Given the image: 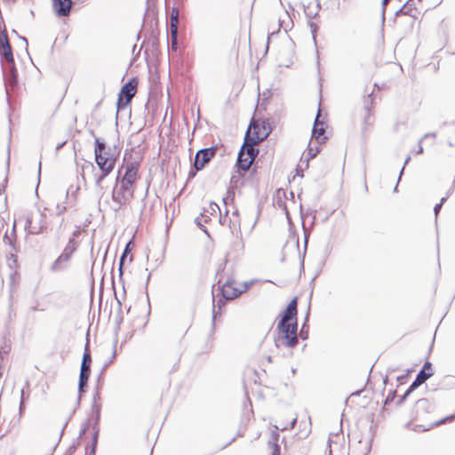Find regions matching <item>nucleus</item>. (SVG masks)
<instances>
[{
  "instance_id": "obj_61",
  "label": "nucleus",
  "mask_w": 455,
  "mask_h": 455,
  "mask_svg": "<svg viewBox=\"0 0 455 455\" xmlns=\"http://www.w3.org/2000/svg\"><path fill=\"white\" fill-rule=\"evenodd\" d=\"M406 397L404 396V395H403L396 402V405L397 406H400L404 401H405Z\"/></svg>"
},
{
  "instance_id": "obj_22",
  "label": "nucleus",
  "mask_w": 455,
  "mask_h": 455,
  "mask_svg": "<svg viewBox=\"0 0 455 455\" xmlns=\"http://www.w3.org/2000/svg\"><path fill=\"white\" fill-rule=\"evenodd\" d=\"M453 420H455V414H451L439 420L430 423L427 427H424L422 425H415L412 429L416 432H426L440 425L452 422Z\"/></svg>"
},
{
  "instance_id": "obj_60",
  "label": "nucleus",
  "mask_w": 455,
  "mask_h": 455,
  "mask_svg": "<svg viewBox=\"0 0 455 455\" xmlns=\"http://www.w3.org/2000/svg\"><path fill=\"white\" fill-rule=\"evenodd\" d=\"M251 282L243 283V289L242 290L243 293L249 290V288L251 286Z\"/></svg>"
},
{
  "instance_id": "obj_42",
  "label": "nucleus",
  "mask_w": 455,
  "mask_h": 455,
  "mask_svg": "<svg viewBox=\"0 0 455 455\" xmlns=\"http://www.w3.org/2000/svg\"><path fill=\"white\" fill-rule=\"evenodd\" d=\"M65 247L71 248L72 250L76 251V250L79 247V243L76 240L69 238Z\"/></svg>"
},
{
  "instance_id": "obj_46",
  "label": "nucleus",
  "mask_w": 455,
  "mask_h": 455,
  "mask_svg": "<svg viewBox=\"0 0 455 455\" xmlns=\"http://www.w3.org/2000/svg\"><path fill=\"white\" fill-rule=\"evenodd\" d=\"M23 395H24V389L21 390V394H20V406H19L20 417L22 415L23 411H25V403L23 402Z\"/></svg>"
},
{
  "instance_id": "obj_63",
  "label": "nucleus",
  "mask_w": 455,
  "mask_h": 455,
  "mask_svg": "<svg viewBox=\"0 0 455 455\" xmlns=\"http://www.w3.org/2000/svg\"><path fill=\"white\" fill-rule=\"evenodd\" d=\"M296 174L297 176L303 177V170L299 166L296 168Z\"/></svg>"
},
{
  "instance_id": "obj_56",
  "label": "nucleus",
  "mask_w": 455,
  "mask_h": 455,
  "mask_svg": "<svg viewBox=\"0 0 455 455\" xmlns=\"http://www.w3.org/2000/svg\"><path fill=\"white\" fill-rule=\"evenodd\" d=\"M454 190H455V176H454V179H453V181H452V184H451V188H449V190L446 193V196L445 197L448 198L450 196H451L452 193L454 192Z\"/></svg>"
},
{
  "instance_id": "obj_6",
  "label": "nucleus",
  "mask_w": 455,
  "mask_h": 455,
  "mask_svg": "<svg viewBox=\"0 0 455 455\" xmlns=\"http://www.w3.org/2000/svg\"><path fill=\"white\" fill-rule=\"evenodd\" d=\"M120 174V170L118 171ZM133 197V189L132 186L119 182V175H117L116 185L112 191V200L118 204L115 209L117 212L123 205L127 204Z\"/></svg>"
},
{
  "instance_id": "obj_49",
  "label": "nucleus",
  "mask_w": 455,
  "mask_h": 455,
  "mask_svg": "<svg viewBox=\"0 0 455 455\" xmlns=\"http://www.w3.org/2000/svg\"><path fill=\"white\" fill-rule=\"evenodd\" d=\"M33 228L32 227V218L30 216H28L26 218V223H25V229L28 230V232Z\"/></svg>"
},
{
  "instance_id": "obj_1",
  "label": "nucleus",
  "mask_w": 455,
  "mask_h": 455,
  "mask_svg": "<svg viewBox=\"0 0 455 455\" xmlns=\"http://www.w3.org/2000/svg\"><path fill=\"white\" fill-rule=\"evenodd\" d=\"M274 341L276 347L283 346L294 348L298 345V323H283V321H278Z\"/></svg>"
},
{
  "instance_id": "obj_48",
  "label": "nucleus",
  "mask_w": 455,
  "mask_h": 455,
  "mask_svg": "<svg viewBox=\"0 0 455 455\" xmlns=\"http://www.w3.org/2000/svg\"><path fill=\"white\" fill-rule=\"evenodd\" d=\"M272 448L271 455H280L281 454V447L279 444L269 445Z\"/></svg>"
},
{
  "instance_id": "obj_47",
  "label": "nucleus",
  "mask_w": 455,
  "mask_h": 455,
  "mask_svg": "<svg viewBox=\"0 0 455 455\" xmlns=\"http://www.w3.org/2000/svg\"><path fill=\"white\" fill-rule=\"evenodd\" d=\"M90 427V419H88L82 426L79 432V438L82 437Z\"/></svg>"
},
{
  "instance_id": "obj_9",
  "label": "nucleus",
  "mask_w": 455,
  "mask_h": 455,
  "mask_svg": "<svg viewBox=\"0 0 455 455\" xmlns=\"http://www.w3.org/2000/svg\"><path fill=\"white\" fill-rule=\"evenodd\" d=\"M4 81L8 94L9 88L14 89L18 86V71L14 60L12 62L3 63Z\"/></svg>"
},
{
  "instance_id": "obj_40",
  "label": "nucleus",
  "mask_w": 455,
  "mask_h": 455,
  "mask_svg": "<svg viewBox=\"0 0 455 455\" xmlns=\"http://www.w3.org/2000/svg\"><path fill=\"white\" fill-rule=\"evenodd\" d=\"M395 396H396V391L390 390L388 395H387V397L384 400V405L386 406L387 404H390L395 400Z\"/></svg>"
},
{
  "instance_id": "obj_28",
  "label": "nucleus",
  "mask_w": 455,
  "mask_h": 455,
  "mask_svg": "<svg viewBox=\"0 0 455 455\" xmlns=\"http://www.w3.org/2000/svg\"><path fill=\"white\" fill-rule=\"evenodd\" d=\"M167 28H178L179 26V9L172 7L169 20L167 21Z\"/></svg>"
},
{
  "instance_id": "obj_55",
  "label": "nucleus",
  "mask_w": 455,
  "mask_h": 455,
  "mask_svg": "<svg viewBox=\"0 0 455 455\" xmlns=\"http://www.w3.org/2000/svg\"><path fill=\"white\" fill-rule=\"evenodd\" d=\"M436 137V132H428V133H426L420 140H419V144H422V141L425 140V139H427V138H435Z\"/></svg>"
},
{
  "instance_id": "obj_3",
  "label": "nucleus",
  "mask_w": 455,
  "mask_h": 455,
  "mask_svg": "<svg viewBox=\"0 0 455 455\" xmlns=\"http://www.w3.org/2000/svg\"><path fill=\"white\" fill-rule=\"evenodd\" d=\"M90 333L89 330L86 333V342L84 348V354L82 357L80 373L78 379V398L76 404L80 405L81 396L87 391L88 380L91 375V365H92V355L90 349Z\"/></svg>"
},
{
  "instance_id": "obj_17",
  "label": "nucleus",
  "mask_w": 455,
  "mask_h": 455,
  "mask_svg": "<svg viewBox=\"0 0 455 455\" xmlns=\"http://www.w3.org/2000/svg\"><path fill=\"white\" fill-rule=\"evenodd\" d=\"M253 161L247 156L244 157V151L243 149L239 150L235 168L240 177H243L244 173L250 170Z\"/></svg>"
},
{
  "instance_id": "obj_18",
  "label": "nucleus",
  "mask_w": 455,
  "mask_h": 455,
  "mask_svg": "<svg viewBox=\"0 0 455 455\" xmlns=\"http://www.w3.org/2000/svg\"><path fill=\"white\" fill-rule=\"evenodd\" d=\"M434 410L435 403L427 398H420L416 402L415 411L418 418L425 414L431 413Z\"/></svg>"
},
{
  "instance_id": "obj_24",
  "label": "nucleus",
  "mask_w": 455,
  "mask_h": 455,
  "mask_svg": "<svg viewBox=\"0 0 455 455\" xmlns=\"http://www.w3.org/2000/svg\"><path fill=\"white\" fill-rule=\"evenodd\" d=\"M3 240L4 243L8 244L12 249V251H14L15 252L19 251V247L16 244V222H14L12 225L11 235H9L8 232L6 231L5 234L4 235Z\"/></svg>"
},
{
  "instance_id": "obj_34",
  "label": "nucleus",
  "mask_w": 455,
  "mask_h": 455,
  "mask_svg": "<svg viewBox=\"0 0 455 455\" xmlns=\"http://www.w3.org/2000/svg\"><path fill=\"white\" fill-rule=\"evenodd\" d=\"M441 385H442V387H447V388L455 387V376L448 375V376L443 377V379H442Z\"/></svg>"
},
{
  "instance_id": "obj_25",
  "label": "nucleus",
  "mask_w": 455,
  "mask_h": 455,
  "mask_svg": "<svg viewBox=\"0 0 455 455\" xmlns=\"http://www.w3.org/2000/svg\"><path fill=\"white\" fill-rule=\"evenodd\" d=\"M434 373L435 372L433 370L432 363L427 360L424 363L422 368L417 373L416 377L426 382L429 378H431L434 375Z\"/></svg>"
},
{
  "instance_id": "obj_50",
  "label": "nucleus",
  "mask_w": 455,
  "mask_h": 455,
  "mask_svg": "<svg viewBox=\"0 0 455 455\" xmlns=\"http://www.w3.org/2000/svg\"><path fill=\"white\" fill-rule=\"evenodd\" d=\"M76 230H75L72 233L71 236L69 237V238L74 239V240H76V238H78L81 235V233H82V231L80 230V227L79 226H76Z\"/></svg>"
},
{
  "instance_id": "obj_8",
  "label": "nucleus",
  "mask_w": 455,
  "mask_h": 455,
  "mask_svg": "<svg viewBox=\"0 0 455 455\" xmlns=\"http://www.w3.org/2000/svg\"><path fill=\"white\" fill-rule=\"evenodd\" d=\"M218 148V145L204 148L196 153L193 162V166L196 167V171H202L206 164L210 163L216 156Z\"/></svg>"
},
{
  "instance_id": "obj_54",
  "label": "nucleus",
  "mask_w": 455,
  "mask_h": 455,
  "mask_svg": "<svg viewBox=\"0 0 455 455\" xmlns=\"http://www.w3.org/2000/svg\"><path fill=\"white\" fill-rule=\"evenodd\" d=\"M199 171H196V167H194L192 165L191 169L189 170L188 172V179L190 180V179H193L196 177V173L198 172Z\"/></svg>"
},
{
  "instance_id": "obj_37",
  "label": "nucleus",
  "mask_w": 455,
  "mask_h": 455,
  "mask_svg": "<svg viewBox=\"0 0 455 455\" xmlns=\"http://www.w3.org/2000/svg\"><path fill=\"white\" fill-rule=\"evenodd\" d=\"M147 32L148 33V40L152 41L153 46L156 45L158 43V36H159L160 30L152 29V30H147Z\"/></svg>"
},
{
  "instance_id": "obj_11",
  "label": "nucleus",
  "mask_w": 455,
  "mask_h": 455,
  "mask_svg": "<svg viewBox=\"0 0 455 455\" xmlns=\"http://www.w3.org/2000/svg\"><path fill=\"white\" fill-rule=\"evenodd\" d=\"M76 251L65 247L60 255L52 262L50 269L52 272H61L68 268V262L71 259Z\"/></svg>"
},
{
  "instance_id": "obj_39",
  "label": "nucleus",
  "mask_w": 455,
  "mask_h": 455,
  "mask_svg": "<svg viewBox=\"0 0 455 455\" xmlns=\"http://www.w3.org/2000/svg\"><path fill=\"white\" fill-rule=\"evenodd\" d=\"M7 259H8L9 266L11 268L17 267L18 257L15 253L11 252L7 256Z\"/></svg>"
},
{
  "instance_id": "obj_52",
  "label": "nucleus",
  "mask_w": 455,
  "mask_h": 455,
  "mask_svg": "<svg viewBox=\"0 0 455 455\" xmlns=\"http://www.w3.org/2000/svg\"><path fill=\"white\" fill-rule=\"evenodd\" d=\"M411 156H408L405 158V160H404V164H403V166L402 167V169H401V171H400V173H399L398 181H400V180H401V177H402V175H403V171H404L405 165L409 164V162L411 161Z\"/></svg>"
},
{
  "instance_id": "obj_16",
  "label": "nucleus",
  "mask_w": 455,
  "mask_h": 455,
  "mask_svg": "<svg viewBox=\"0 0 455 455\" xmlns=\"http://www.w3.org/2000/svg\"><path fill=\"white\" fill-rule=\"evenodd\" d=\"M137 175L138 165L134 163H130L125 167L124 174L122 177L119 176V182L132 187L136 182Z\"/></svg>"
},
{
  "instance_id": "obj_27",
  "label": "nucleus",
  "mask_w": 455,
  "mask_h": 455,
  "mask_svg": "<svg viewBox=\"0 0 455 455\" xmlns=\"http://www.w3.org/2000/svg\"><path fill=\"white\" fill-rule=\"evenodd\" d=\"M116 345H117V339H116L114 340V344H113V353H112V356L109 360H108L107 362L104 363L103 366H102V369H101V371L98 377V383L100 385V382L102 379V376H103V372L109 367V365L113 363V361L116 359Z\"/></svg>"
},
{
  "instance_id": "obj_10",
  "label": "nucleus",
  "mask_w": 455,
  "mask_h": 455,
  "mask_svg": "<svg viewBox=\"0 0 455 455\" xmlns=\"http://www.w3.org/2000/svg\"><path fill=\"white\" fill-rule=\"evenodd\" d=\"M14 60L12 49L8 38V30H0V61L1 64Z\"/></svg>"
},
{
  "instance_id": "obj_36",
  "label": "nucleus",
  "mask_w": 455,
  "mask_h": 455,
  "mask_svg": "<svg viewBox=\"0 0 455 455\" xmlns=\"http://www.w3.org/2000/svg\"><path fill=\"white\" fill-rule=\"evenodd\" d=\"M68 35L67 34V30H60L55 38L54 44H64L66 42V40L68 39Z\"/></svg>"
},
{
  "instance_id": "obj_29",
  "label": "nucleus",
  "mask_w": 455,
  "mask_h": 455,
  "mask_svg": "<svg viewBox=\"0 0 455 455\" xmlns=\"http://www.w3.org/2000/svg\"><path fill=\"white\" fill-rule=\"evenodd\" d=\"M40 215H41V219H40L37 226H34L33 228L29 231V234L39 235V234H42L44 231V229L46 228L45 221H44L45 214L44 212H40Z\"/></svg>"
},
{
  "instance_id": "obj_30",
  "label": "nucleus",
  "mask_w": 455,
  "mask_h": 455,
  "mask_svg": "<svg viewBox=\"0 0 455 455\" xmlns=\"http://www.w3.org/2000/svg\"><path fill=\"white\" fill-rule=\"evenodd\" d=\"M132 100H130L129 98H124L117 95V100H116V116L120 111H123L126 109L128 107L131 106Z\"/></svg>"
},
{
  "instance_id": "obj_35",
  "label": "nucleus",
  "mask_w": 455,
  "mask_h": 455,
  "mask_svg": "<svg viewBox=\"0 0 455 455\" xmlns=\"http://www.w3.org/2000/svg\"><path fill=\"white\" fill-rule=\"evenodd\" d=\"M98 430L95 429V432L93 433V435H92V443H91V447H90V451H89V454L88 455H95L96 454V449H97V445H98Z\"/></svg>"
},
{
  "instance_id": "obj_64",
  "label": "nucleus",
  "mask_w": 455,
  "mask_h": 455,
  "mask_svg": "<svg viewBox=\"0 0 455 455\" xmlns=\"http://www.w3.org/2000/svg\"><path fill=\"white\" fill-rule=\"evenodd\" d=\"M448 145L450 147H454L455 146V141H454V140H452V137H451V136H449V138H448Z\"/></svg>"
},
{
  "instance_id": "obj_38",
  "label": "nucleus",
  "mask_w": 455,
  "mask_h": 455,
  "mask_svg": "<svg viewBox=\"0 0 455 455\" xmlns=\"http://www.w3.org/2000/svg\"><path fill=\"white\" fill-rule=\"evenodd\" d=\"M443 126L447 127V133L449 136L452 137V140L455 141V121L451 123H443Z\"/></svg>"
},
{
  "instance_id": "obj_33",
  "label": "nucleus",
  "mask_w": 455,
  "mask_h": 455,
  "mask_svg": "<svg viewBox=\"0 0 455 455\" xmlns=\"http://www.w3.org/2000/svg\"><path fill=\"white\" fill-rule=\"evenodd\" d=\"M319 153V148H312L310 146V143L307 146V153H306V166L308 167V163L311 159L316 156V155Z\"/></svg>"
},
{
  "instance_id": "obj_5",
  "label": "nucleus",
  "mask_w": 455,
  "mask_h": 455,
  "mask_svg": "<svg viewBox=\"0 0 455 455\" xmlns=\"http://www.w3.org/2000/svg\"><path fill=\"white\" fill-rule=\"evenodd\" d=\"M264 140L265 137H260L259 126L253 125L252 136L250 135V131L247 130L244 136L243 144L240 149L244 151V155H247L248 158L255 160L259 153V149L254 146L262 142Z\"/></svg>"
},
{
  "instance_id": "obj_31",
  "label": "nucleus",
  "mask_w": 455,
  "mask_h": 455,
  "mask_svg": "<svg viewBox=\"0 0 455 455\" xmlns=\"http://www.w3.org/2000/svg\"><path fill=\"white\" fill-rule=\"evenodd\" d=\"M308 315H309V310L307 311L305 321H304L303 324L301 325L299 332L298 333V339L299 338L302 340H306L308 338L309 326L307 323Z\"/></svg>"
},
{
  "instance_id": "obj_51",
  "label": "nucleus",
  "mask_w": 455,
  "mask_h": 455,
  "mask_svg": "<svg viewBox=\"0 0 455 455\" xmlns=\"http://www.w3.org/2000/svg\"><path fill=\"white\" fill-rule=\"evenodd\" d=\"M280 31L281 30H275L271 34L267 35V49L268 48V44H269V42H270L271 38H273L274 36H276L279 34Z\"/></svg>"
},
{
  "instance_id": "obj_23",
  "label": "nucleus",
  "mask_w": 455,
  "mask_h": 455,
  "mask_svg": "<svg viewBox=\"0 0 455 455\" xmlns=\"http://www.w3.org/2000/svg\"><path fill=\"white\" fill-rule=\"evenodd\" d=\"M228 299L225 298L222 294L221 297L212 299V326L215 325L217 315H220L222 307L226 305Z\"/></svg>"
},
{
  "instance_id": "obj_45",
  "label": "nucleus",
  "mask_w": 455,
  "mask_h": 455,
  "mask_svg": "<svg viewBox=\"0 0 455 455\" xmlns=\"http://www.w3.org/2000/svg\"><path fill=\"white\" fill-rule=\"evenodd\" d=\"M233 248L238 252L243 250V243L242 239H236L233 243Z\"/></svg>"
},
{
  "instance_id": "obj_59",
  "label": "nucleus",
  "mask_w": 455,
  "mask_h": 455,
  "mask_svg": "<svg viewBox=\"0 0 455 455\" xmlns=\"http://www.w3.org/2000/svg\"><path fill=\"white\" fill-rule=\"evenodd\" d=\"M412 383L417 387H419L420 385H422L423 383H425L422 379H419V378H415L414 380L412 381Z\"/></svg>"
},
{
  "instance_id": "obj_20",
  "label": "nucleus",
  "mask_w": 455,
  "mask_h": 455,
  "mask_svg": "<svg viewBox=\"0 0 455 455\" xmlns=\"http://www.w3.org/2000/svg\"><path fill=\"white\" fill-rule=\"evenodd\" d=\"M132 244V241L130 240L125 247H124V250L123 251V253L121 254L120 258H119V262H118V272H119V280L120 282L122 283V285H123V290H124V297H125V288H124V262H125V259H126V257L127 255L131 252V248H130V245Z\"/></svg>"
},
{
  "instance_id": "obj_21",
  "label": "nucleus",
  "mask_w": 455,
  "mask_h": 455,
  "mask_svg": "<svg viewBox=\"0 0 455 455\" xmlns=\"http://www.w3.org/2000/svg\"><path fill=\"white\" fill-rule=\"evenodd\" d=\"M253 125L259 126L260 137H265V140L268 137V135L273 131V127L271 125L269 119H264L261 121L251 120L250 123L249 128L253 129ZM248 130L250 131V129H248Z\"/></svg>"
},
{
  "instance_id": "obj_15",
  "label": "nucleus",
  "mask_w": 455,
  "mask_h": 455,
  "mask_svg": "<svg viewBox=\"0 0 455 455\" xmlns=\"http://www.w3.org/2000/svg\"><path fill=\"white\" fill-rule=\"evenodd\" d=\"M139 84V79L136 76H133L130 78L126 83H124L120 92H118V96L124 97V98H129L130 100H132L134 95L137 92V87Z\"/></svg>"
},
{
  "instance_id": "obj_32",
  "label": "nucleus",
  "mask_w": 455,
  "mask_h": 455,
  "mask_svg": "<svg viewBox=\"0 0 455 455\" xmlns=\"http://www.w3.org/2000/svg\"><path fill=\"white\" fill-rule=\"evenodd\" d=\"M101 156L103 157H108L109 159H115V163H116L118 154H116L115 149L108 147L104 142V148H100Z\"/></svg>"
},
{
  "instance_id": "obj_4",
  "label": "nucleus",
  "mask_w": 455,
  "mask_h": 455,
  "mask_svg": "<svg viewBox=\"0 0 455 455\" xmlns=\"http://www.w3.org/2000/svg\"><path fill=\"white\" fill-rule=\"evenodd\" d=\"M228 259H226L224 260V265H226ZM217 276H219L218 283L220 284L222 283L220 292L225 298H228L229 300H231L236 299L243 293V291L233 287L235 283V275L233 274H227L225 272V266L218 269Z\"/></svg>"
},
{
  "instance_id": "obj_2",
  "label": "nucleus",
  "mask_w": 455,
  "mask_h": 455,
  "mask_svg": "<svg viewBox=\"0 0 455 455\" xmlns=\"http://www.w3.org/2000/svg\"><path fill=\"white\" fill-rule=\"evenodd\" d=\"M103 148L104 141L95 137V162L100 171V174L95 175V185L97 188H100V190L103 189L101 186L102 181L112 172L116 166L115 159H109L108 157H103L101 156L100 148Z\"/></svg>"
},
{
  "instance_id": "obj_57",
  "label": "nucleus",
  "mask_w": 455,
  "mask_h": 455,
  "mask_svg": "<svg viewBox=\"0 0 455 455\" xmlns=\"http://www.w3.org/2000/svg\"><path fill=\"white\" fill-rule=\"evenodd\" d=\"M290 239L292 241V243L295 244L297 250H299V237L295 235H290Z\"/></svg>"
},
{
  "instance_id": "obj_13",
  "label": "nucleus",
  "mask_w": 455,
  "mask_h": 455,
  "mask_svg": "<svg viewBox=\"0 0 455 455\" xmlns=\"http://www.w3.org/2000/svg\"><path fill=\"white\" fill-rule=\"evenodd\" d=\"M297 297L293 298L286 306L283 311L280 314V320L283 321V323H298L297 321V315H298V309H297Z\"/></svg>"
},
{
  "instance_id": "obj_41",
  "label": "nucleus",
  "mask_w": 455,
  "mask_h": 455,
  "mask_svg": "<svg viewBox=\"0 0 455 455\" xmlns=\"http://www.w3.org/2000/svg\"><path fill=\"white\" fill-rule=\"evenodd\" d=\"M280 435L277 431H272L270 439L268 441V445L278 444Z\"/></svg>"
},
{
  "instance_id": "obj_62",
  "label": "nucleus",
  "mask_w": 455,
  "mask_h": 455,
  "mask_svg": "<svg viewBox=\"0 0 455 455\" xmlns=\"http://www.w3.org/2000/svg\"><path fill=\"white\" fill-rule=\"evenodd\" d=\"M227 194H228V196L231 198V200H233V199H234V197H235V193H234L233 189L228 188V189Z\"/></svg>"
},
{
  "instance_id": "obj_12",
  "label": "nucleus",
  "mask_w": 455,
  "mask_h": 455,
  "mask_svg": "<svg viewBox=\"0 0 455 455\" xmlns=\"http://www.w3.org/2000/svg\"><path fill=\"white\" fill-rule=\"evenodd\" d=\"M100 386L97 384L93 395H92V415L93 417V433L95 432V429L98 430V435L100 434V428L98 427L100 419V411H101V404L98 403V401L100 399Z\"/></svg>"
},
{
  "instance_id": "obj_19",
  "label": "nucleus",
  "mask_w": 455,
  "mask_h": 455,
  "mask_svg": "<svg viewBox=\"0 0 455 455\" xmlns=\"http://www.w3.org/2000/svg\"><path fill=\"white\" fill-rule=\"evenodd\" d=\"M53 9L59 17L68 16L70 13L71 0H52Z\"/></svg>"
},
{
  "instance_id": "obj_26",
  "label": "nucleus",
  "mask_w": 455,
  "mask_h": 455,
  "mask_svg": "<svg viewBox=\"0 0 455 455\" xmlns=\"http://www.w3.org/2000/svg\"><path fill=\"white\" fill-rule=\"evenodd\" d=\"M180 30H166L168 44L171 43V49L177 52L180 48L179 33Z\"/></svg>"
},
{
  "instance_id": "obj_7",
  "label": "nucleus",
  "mask_w": 455,
  "mask_h": 455,
  "mask_svg": "<svg viewBox=\"0 0 455 455\" xmlns=\"http://www.w3.org/2000/svg\"><path fill=\"white\" fill-rule=\"evenodd\" d=\"M367 94L363 97V108L364 110V116L363 118L362 136L364 138L367 131L372 125L373 120L371 118V109L374 104V89L370 92H365Z\"/></svg>"
},
{
  "instance_id": "obj_44",
  "label": "nucleus",
  "mask_w": 455,
  "mask_h": 455,
  "mask_svg": "<svg viewBox=\"0 0 455 455\" xmlns=\"http://www.w3.org/2000/svg\"><path fill=\"white\" fill-rule=\"evenodd\" d=\"M79 445V443L76 442V443H74L73 444H71L65 451V454L64 455H73L76 449H77V446Z\"/></svg>"
},
{
  "instance_id": "obj_14",
  "label": "nucleus",
  "mask_w": 455,
  "mask_h": 455,
  "mask_svg": "<svg viewBox=\"0 0 455 455\" xmlns=\"http://www.w3.org/2000/svg\"><path fill=\"white\" fill-rule=\"evenodd\" d=\"M321 109L318 108L317 115L315 118V122L312 129V138L315 139L318 144H323L327 140V137L324 135L325 123L320 120Z\"/></svg>"
},
{
  "instance_id": "obj_58",
  "label": "nucleus",
  "mask_w": 455,
  "mask_h": 455,
  "mask_svg": "<svg viewBox=\"0 0 455 455\" xmlns=\"http://www.w3.org/2000/svg\"><path fill=\"white\" fill-rule=\"evenodd\" d=\"M67 211V207L64 205L57 204V215H60Z\"/></svg>"
},
{
  "instance_id": "obj_43",
  "label": "nucleus",
  "mask_w": 455,
  "mask_h": 455,
  "mask_svg": "<svg viewBox=\"0 0 455 455\" xmlns=\"http://www.w3.org/2000/svg\"><path fill=\"white\" fill-rule=\"evenodd\" d=\"M447 201V197H443L440 201V203L436 204L434 207V212L435 217H437L439 212L442 209L443 204Z\"/></svg>"
},
{
  "instance_id": "obj_53",
  "label": "nucleus",
  "mask_w": 455,
  "mask_h": 455,
  "mask_svg": "<svg viewBox=\"0 0 455 455\" xmlns=\"http://www.w3.org/2000/svg\"><path fill=\"white\" fill-rule=\"evenodd\" d=\"M196 224L200 228L202 231H204L205 234H208L207 228L200 222L199 217L196 218L195 220Z\"/></svg>"
}]
</instances>
